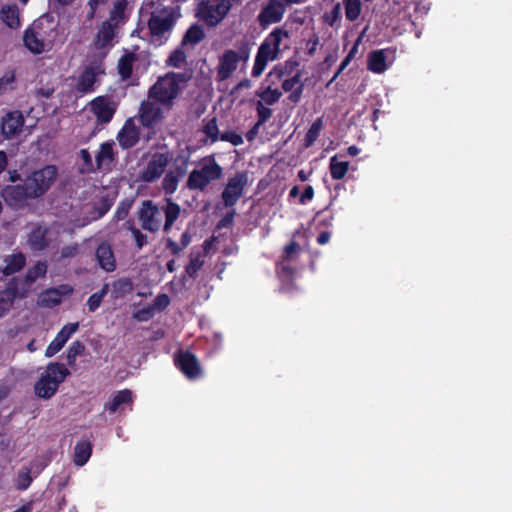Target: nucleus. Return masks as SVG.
<instances>
[{
    "mask_svg": "<svg viewBox=\"0 0 512 512\" xmlns=\"http://www.w3.org/2000/svg\"><path fill=\"white\" fill-rule=\"evenodd\" d=\"M104 73L100 62L87 66L79 76L77 90L82 93L92 91L98 75Z\"/></svg>",
    "mask_w": 512,
    "mask_h": 512,
    "instance_id": "obj_19",
    "label": "nucleus"
},
{
    "mask_svg": "<svg viewBox=\"0 0 512 512\" xmlns=\"http://www.w3.org/2000/svg\"><path fill=\"white\" fill-rule=\"evenodd\" d=\"M128 209L126 207L119 208L116 212V216L118 219H123L126 217Z\"/></svg>",
    "mask_w": 512,
    "mask_h": 512,
    "instance_id": "obj_63",
    "label": "nucleus"
},
{
    "mask_svg": "<svg viewBox=\"0 0 512 512\" xmlns=\"http://www.w3.org/2000/svg\"><path fill=\"white\" fill-rule=\"evenodd\" d=\"M1 20L10 28L16 29L20 26L19 11L15 6H5L0 12Z\"/></svg>",
    "mask_w": 512,
    "mask_h": 512,
    "instance_id": "obj_30",
    "label": "nucleus"
},
{
    "mask_svg": "<svg viewBox=\"0 0 512 512\" xmlns=\"http://www.w3.org/2000/svg\"><path fill=\"white\" fill-rule=\"evenodd\" d=\"M106 0H88L89 12L87 14L88 19H93L96 15V11L99 6L103 5Z\"/></svg>",
    "mask_w": 512,
    "mask_h": 512,
    "instance_id": "obj_54",
    "label": "nucleus"
},
{
    "mask_svg": "<svg viewBox=\"0 0 512 512\" xmlns=\"http://www.w3.org/2000/svg\"><path fill=\"white\" fill-rule=\"evenodd\" d=\"M185 59V53L182 50H176L170 55L167 63L172 67H180L185 62Z\"/></svg>",
    "mask_w": 512,
    "mask_h": 512,
    "instance_id": "obj_49",
    "label": "nucleus"
},
{
    "mask_svg": "<svg viewBox=\"0 0 512 512\" xmlns=\"http://www.w3.org/2000/svg\"><path fill=\"white\" fill-rule=\"evenodd\" d=\"M32 482V477L28 470L19 472L16 480L17 488L24 490L29 487Z\"/></svg>",
    "mask_w": 512,
    "mask_h": 512,
    "instance_id": "obj_48",
    "label": "nucleus"
},
{
    "mask_svg": "<svg viewBox=\"0 0 512 512\" xmlns=\"http://www.w3.org/2000/svg\"><path fill=\"white\" fill-rule=\"evenodd\" d=\"M133 236L139 248L147 243V236L142 234L139 230H133Z\"/></svg>",
    "mask_w": 512,
    "mask_h": 512,
    "instance_id": "obj_58",
    "label": "nucleus"
},
{
    "mask_svg": "<svg viewBox=\"0 0 512 512\" xmlns=\"http://www.w3.org/2000/svg\"><path fill=\"white\" fill-rule=\"evenodd\" d=\"M46 271V263L38 262L28 270L26 277L29 281H35L36 279L43 277L46 274Z\"/></svg>",
    "mask_w": 512,
    "mask_h": 512,
    "instance_id": "obj_45",
    "label": "nucleus"
},
{
    "mask_svg": "<svg viewBox=\"0 0 512 512\" xmlns=\"http://www.w3.org/2000/svg\"><path fill=\"white\" fill-rule=\"evenodd\" d=\"M139 139V129L133 120H127L118 134V141L124 148L134 146Z\"/></svg>",
    "mask_w": 512,
    "mask_h": 512,
    "instance_id": "obj_24",
    "label": "nucleus"
},
{
    "mask_svg": "<svg viewBox=\"0 0 512 512\" xmlns=\"http://www.w3.org/2000/svg\"><path fill=\"white\" fill-rule=\"evenodd\" d=\"M25 47L33 54L49 52L54 46V41L46 37L42 32L34 28L25 31L23 36Z\"/></svg>",
    "mask_w": 512,
    "mask_h": 512,
    "instance_id": "obj_10",
    "label": "nucleus"
},
{
    "mask_svg": "<svg viewBox=\"0 0 512 512\" xmlns=\"http://www.w3.org/2000/svg\"><path fill=\"white\" fill-rule=\"evenodd\" d=\"M132 401V392L128 389L121 390L113 397L112 401L107 405L110 412H115L121 404L130 403Z\"/></svg>",
    "mask_w": 512,
    "mask_h": 512,
    "instance_id": "obj_35",
    "label": "nucleus"
},
{
    "mask_svg": "<svg viewBox=\"0 0 512 512\" xmlns=\"http://www.w3.org/2000/svg\"><path fill=\"white\" fill-rule=\"evenodd\" d=\"M111 207V202L108 199H103L100 206L96 208L94 215L92 216L93 220H96L102 217Z\"/></svg>",
    "mask_w": 512,
    "mask_h": 512,
    "instance_id": "obj_52",
    "label": "nucleus"
},
{
    "mask_svg": "<svg viewBox=\"0 0 512 512\" xmlns=\"http://www.w3.org/2000/svg\"><path fill=\"white\" fill-rule=\"evenodd\" d=\"M91 450V444L88 441L77 443L74 451V463L77 466L84 465L91 456Z\"/></svg>",
    "mask_w": 512,
    "mask_h": 512,
    "instance_id": "obj_31",
    "label": "nucleus"
},
{
    "mask_svg": "<svg viewBox=\"0 0 512 512\" xmlns=\"http://www.w3.org/2000/svg\"><path fill=\"white\" fill-rule=\"evenodd\" d=\"M284 6L279 0H270L259 14L258 19L262 26L280 21L284 14Z\"/></svg>",
    "mask_w": 512,
    "mask_h": 512,
    "instance_id": "obj_20",
    "label": "nucleus"
},
{
    "mask_svg": "<svg viewBox=\"0 0 512 512\" xmlns=\"http://www.w3.org/2000/svg\"><path fill=\"white\" fill-rule=\"evenodd\" d=\"M248 183L247 175L238 173L231 177L222 193V199L225 206H233L240 199L243 194L244 188Z\"/></svg>",
    "mask_w": 512,
    "mask_h": 512,
    "instance_id": "obj_12",
    "label": "nucleus"
},
{
    "mask_svg": "<svg viewBox=\"0 0 512 512\" xmlns=\"http://www.w3.org/2000/svg\"><path fill=\"white\" fill-rule=\"evenodd\" d=\"M321 129H322V120L318 119L311 125V127L309 128V130L306 134L305 142H306L307 147L311 146L315 142V140L318 138V136L320 134Z\"/></svg>",
    "mask_w": 512,
    "mask_h": 512,
    "instance_id": "obj_43",
    "label": "nucleus"
},
{
    "mask_svg": "<svg viewBox=\"0 0 512 512\" xmlns=\"http://www.w3.org/2000/svg\"><path fill=\"white\" fill-rule=\"evenodd\" d=\"M7 165V156L3 151H0V173L5 169Z\"/></svg>",
    "mask_w": 512,
    "mask_h": 512,
    "instance_id": "obj_62",
    "label": "nucleus"
},
{
    "mask_svg": "<svg viewBox=\"0 0 512 512\" xmlns=\"http://www.w3.org/2000/svg\"><path fill=\"white\" fill-rule=\"evenodd\" d=\"M186 174V166H174L168 170L162 180V188L167 195L173 194L178 187L180 180Z\"/></svg>",
    "mask_w": 512,
    "mask_h": 512,
    "instance_id": "obj_22",
    "label": "nucleus"
},
{
    "mask_svg": "<svg viewBox=\"0 0 512 512\" xmlns=\"http://www.w3.org/2000/svg\"><path fill=\"white\" fill-rule=\"evenodd\" d=\"M85 350V346L82 342L80 341H74L68 348L67 350V360L69 362V364H72L74 363L75 359L77 356L83 354Z\"/></svg>",
    "mask_w": 512,
    "mask_h": 512,
    "instance_id": "obj_46",
    "label": "nucleus"
},
{
    "mask_svg": "<svg viewBox=\"0 0 512 512\" xmlns=\"http://www.w3.org/2000/svg\"><path fill=\"white\" fill-rule=\"evenodd\" d=\"M204 38V31L199 26H191L186 32L183 42L185 44H197Z\"/></svg>",
    "mask_w": 512,
    "mask_h": 512,
    "instance_id": "obj_40",
    "label": "nucleus"
},
{
    "mask_svg": "<svg viewBox=\"0 0 512 512\" xmlns=\"http://www.w3.org/2000/svg\"><path fill=\"white\" fill-rule=\"evenodd\" d=\"M169 297L166 294H161L156 297L154 307L157 309H164L169 305Z\"/></svg>",
    "mask_w": 512,
    "mask_h": 512,
    "instance_id": "obj_55",
    "label": "nucleus"
},
{
    "mask_svg": "<svg viewBox=\"0 0 512 512\" xmlns=\"http://www.w3.org/2000/svg\"><path fill=\"white\" fill-rule=\"evenodd\" d=\"M139 220L143 229L156 232L160 229L162 218L160 211L152 201H144L139 210Z\"/></svg>",
    "mask_w": 512,
    "mask_h": 512,
    "instance_id": "obj_13",
    "label": "nucleus"
},
{
    "mask_svg": "<svg viewBox=\"0 0 512 512\" xmlns=\"http://www.w3.org/2000/svg\"><path fill=\"white\" fill-rule=\"evenodd\" d=\"M113 158V147L109 143H104L100 147V151L97 154L96 160L99 166L107 165L112 161Z\"/></svg>",
    "mask_w": 512,
    "mask_h": 512,
    "instance_id": "obj_41",
    "label": "nucleus"
},
{
    "mask_svg": "<svg viewBox=\"0 0 512 512\" xmlns=\"http://www.w3.org/2000/svg\"><path fill=\"white\" fill-rule=\"evenodd\" d=\"M15 297L16 293L12 288L0 291V318L11 309Z\"/></svg>",
    "mask_w": 512,
    "mask_h": 512,
    "instance_id": "obj_33",
    "label": "nucleus"
},
{
    "mask_svg": "<svg viewBox=\"0 0 512 512\" xmlns=\"http://www.w3.org/2000/svg\"><path fill=\"white\" fill-rule=\"evenodd\" d=\"M170 160V156L167 153L153 154L141 173L142 181L151 183L158 180L166 171Z\"/></svg>",
    "mask_w": 512,
    "mask_h": 512,
    "instance_id": "obj_9",
    "label": "nucleus"
},
{
    "mask_svg": "<svg viewBox=\"0 0 512 512\" xmlns=\"http://www.w3.org/2000/svg\"><path fill=\"white\" fill-rule=\"evenodd\" d=\"M386 53L385 50H374L368 54L367 68L373 73L381 74L386 71Z\"/></svg>",
    "mask_w": 512,
    "mask_h": 512,
    "instance_id": "obj_27",
    "label": "nucleus"
},
{
    "mask_svg": "<svg viewBox=\"0 0 512 512\" xmlns=\"http://www.w3.org/2000/svg\"><path fill=\"white\" fill-rule=\"evenodd\" d=\"M329 239H330L329 233L323 232L318 236V243L321 245H324V244L328 243Z\"/></svg>",
    "mask_w": 512,
    "mask_h": 512,
    "instance_id": "obj_61",
    "label": "nucleus"
},
{
    "mask_svg": "<svg viewBox=\"0 0 512 512\" xmlns=\"http://www.w3.org/2000/svg\"><path fill=\"white\" fill-rule=\"evenodd\" d=\"M287 39L288 32L283 29H275L266 37L258 49L252 69L253 76H260L265 70L267 63L277 58L282 43Z\"/></svg>",
    "mask_w": 512,
    "mask_h": 512,
    "instance_id": "obj_3",
    "label": "nucleus"
},
{
    "mask_svg": "<svg viewBox=\"0 0 512 512\" xmlns=\"http://www.w3.org/2000/svg\"><path fill=\"white\" fill-rule=\"evenodd\" d=\"M72 293L73 288L69 285L51 288L41 294L39 304L42 307L51 308L60 304L64 297L70 296Z\"/></svg>",
    "mask_w": 512,
    "mask_h": 512,
    "instance_id": "obj_18",
    "label": "nucleus"
},
{
    "mask_svg": "<svg viewBox=\"0 0 512 512\" xmlns=\"http://www.w3.org/2000/svg\"><path fill=\"white\" fill-rule=\"evenodd\" d=\"M179 18V13L175 8L163 7L156 9L152 12L148 21L150 33L154 37H163L169 33L176 20Z\"/></svg>",
    "mask_w": 512,
    "mask_h": 512,
    "instance_id": "obj_6",
    "label": "nucleus"
},
{
    "mask_svg": "<svg viewBox=\"0 0 512 512\" xmlns=\"http://www.w3.org/2000/svg\"><path fill=\"white\" fill-rule=\"evenodd\" d=\"M95 255L99 266L103 270L106 272H113L116 269V259L109 244H100L96 249Z\"/></svg>",
    "mask_w": 512,
    "mask_h": 512,
    "instance_id": "obj_23",
    "label": "nucleus"
},
{
    "mask_svg": "<svg viewBox=\"0 0 512 512\" xmlns=\"http://www.w3.org/2000/svg\"><path fill=\"white\" fill-rule=\"evenodd\" d=\"M248 60V55L240 54L233 49L225 50L218 58L217 65V79L224 81L234 74L237 70L238 65L243 62L244 64Z\"/></svg>",
    "mask_w": 512,
    "mask_h": 512,
    "instance_id": "obj_8",
    "label": "nucleus"
},
{
    "mask_svg": "<svg viewBox=\"0 0 512 512\" xmlns=\"http://www.w3.org/2000/svg\"><path fill=\"white\" fill-rule=\"evenodd\" d=\"M282 88L284 91L289 92L293 91V93L289 96V98L293 102H298L302 93V85L300 84V75L297 74L289 79H286L282 83Z\"/></svg>",
    "mask_w": 512,
    "mask_h": 512,
    "instance_id": "obj_32",
    "label": "nucleus"
},
{
    "mask_svg": "<svg viewBox=\"0 0 512 512\" xmlns=\"http://www.w3.org/2000/svg\"><path fill=\"white\" fill-rule=\"evenodd\" d=\"M251 87V81L248 79H244L240 81L233 89L231 90V95L236 96L238 92L242 89H249Z\"/></svg>",
    "mask_w": 512,
    "mask_h": 512,
    "instance_id": "obj_57",
    "label": "nucleus"
},
{
    "mask_svg": "<svg viewBox=\"0 0 512 512\" xmlns=\"http://www.w3.org/2000/svg\"><path fill=\"white\" fill-rule=\"evenodd\" d=\"M113 295L119 298L132 291V283L128 279H118L112 283Z\"/></svg>",
    "mask_w": 512,
    "mask_h": 512,
    "instance_id": "obj_39",
    "label": "nucleus"
},
{
    "mask_svg": "<svg viewBox=\"0 0 512 512\" xmlns=\"http://www.w3.org/2000/svg\"><path fill=\"white\" fill-rule=\"evenodd\" d=\"M221 140L228 141L232 143L234 146L241 145L243 143V138L241 135L236 133H225L221 136Z\"/></svg>",
    "mask_w": 512,
    "mask_h": 512,
    "instance_id": "obj_53",
    "label": "nucleus"
},
{
    "mask_svg": "<svg viewBox=\"0 0 512 512\" xmlns=\"http://www.w3.org/2000/svg\"><path fill=\"white\" fill-rule=\"evenodd\" d=\"M25 264V259L22 254H12L7 256L3 265L1 266V271L4 275H11L20 271Z\"/></svg>",
    "mask_w": 512,
    "mask_h": 512,
    "instance_id": "obj_28",
    "label": "nucleus"
},
{
    "mask_svg": "<svg viewBox=\"0 0 512 512\" xmlns=\"http://www.w3.org/2000/svg\"><path fill=\"white\" fill-rule=\"evenodd\" d=\"M184 83V78L180 74L167 73L161 76L150 87L148 99H151L164 107L170 109L174 101L180 95Z\"/></svg>",
    "mask_w": 512,
    "mask_h": 512,
    "instance_id": "obj_1",
    "label": "nucleus"
},
{
    "mask_svg": "<svg viewBox=\"0 0 512 512\" xmlns=\"http://www.w3.org/2000/svg\"><path fill=\"white\" fill-rule=\"evenodd\" d=\"M78 328V322L64 325L62 329L57 333L55 338L47 346L45 356L47 358H51L57 354L64 347L69 338L78 330Z\"/></svg>",
    "mask_w": 512,
    "mask_h": 512,
    "instance_id": "obj_16",
    "label": "nucleus"
},
{
    "mask_svg": "<svg viewBox=\"0 0 512 512\" xmlns=\"http://www.w3.org/2000/svg\"><path fill=\"white\" fill-rule=\"evenodd\" d=\"M44 234L45 231L41 228H37L32 232L29 241L35 249H43L46 246Z\"/></svg>",
    "mask_w": 512,
    "mask_h": 512,
    "instance_id": "obj_47",
    "label": "nucleus"
},
{
    "mask_svg": "<svg viewBox=\"0 0 512 512\" xmlns=\"http://www.w3.org/2000/svg\"><path fill=\"white\" fill-rule=\"evenodd\" d=\"M57 176V168L53 165H47L32 172L25 181L30 195L33 198H38L45 194L56 181Z\"/></svg>",
    "mask_w": 512,
    "mask_h": 512,
    "instance_id": "obj_5",
    "label": "nucleus"
},
{
    "mask_svg": "<svg viewBox=\"0 0 512 512\" xmlns=\"http://www.w3.org/2000/svg\"><path fill=\"white\" fill-rule=\"evenodd\" d=\"M24 116L20 111L8 112L1 122V132L6 138H14L22 133Z\"/></svg>",
    "mask_w": 512,
    "mask_h": 512,
    "instance_id": "obj_15",
    "label": "nucleus"
},
{
    "mask_svg": "<svg viewBox=\"0 0 512 512\" xmlns=\"http://www.w3.org/2000/svg\"><path fill=\"white\" fill-rule=\"evenodd\" d=\"M13 83H14V75L13 74L5 75L2 78H0V93H4L7 90L12 89Z\"/></svg>",
    "mask_w": 512,
    "mask_h": 512,
    "instance_id": "obj_51",
    "label": "nucleus"
},
{
    "mask_svg": "<svg viewBox=\"0 0 512 512\" xmlns=\"http://www.w3.org/2000/svg\"><path fill=\"white\" fill-rule=\"evenodd\" d=\"M109 289V284L105 283L99 292L93 293L87 300V306L90 312H94L99 308L102 303L103 298L107 294Z\"/></svg>",
    "mask_w": 512,
    "mask_h": 512,
    "instance_id": "obj_37",
    "label": "nucleus"
},
{
    "mask_svg": "<svg viewBox=\"0 0 512 512\" xmlns=\"http://www.w3.org/2000/svg\"><path fill=\"white\" fill-rule=\"evenodd\" d=\"M175 361L188 378L193 379L201 374L200 365L193 354L181 352L176 356Z\"/></svg>",
    "mask_w": 512,
    "mask_h": 512,
    "instance_id": "obj_21",
    "label": "nucleus"
},
{
    "mask_svg": "<svg viewBox=\"0 0 512 512\" xmlns=\"http://www.w3.org/2000/svg\"><path fill=\"white\" fill-rule=\"evenodd\" d=\"M202 266V261L199 259H192L189 265L186 267V271L188 274H195Z\"/></svg>",
    "mask_w": 512,
    "mask_h": 512,
    "instance_id": "obj_56",
    "label": "nucleus"
},
{
    "mask_svg": "<svg viewBox=\"0 0 512 512\" xmlns=\"http://www.w3.org/2000/svg\"><path fill=\"white\" fill-rule=\"evenodd\" d=\"M345 8V16L348 20H356L361 13V1L360 0H343Z\"/></svg>",
    "mask_w": 512,
    "mask_h": 512,
    "instance_id": "obj_36",
    "label": "nucleus"
},
{
    "mask_svg": "<svg viewBox=\"0 0 512 512\" xmlns=\"http://www.w3.org/2000/svg\"><path fill=\"white\" fill-rule=\"evenodd\" d=\"M68 375L69 370L64 365L57 362L49 363L40 378L35 382V395L41 399H50Z\"/></svg>",
    "mask_w": 512,
    "mask_h": 512,
    "instance_id": "obj_4",
    "label": "nucleus"
},
{
    "mask_svg": "<svg viewBox=\"0 0 512 512\" xmlns=\"http://www.w3.org/2000/svg\"><path fill=\"white\" fill-rule=\"evenodd\" d=\"M257 95L260 97L259 102H262V104L266 105H272L280 99L281 92L278 91L277 89H272L269 86L263 91H257Z\"/></svg>",
    "mask_w": 512,
    "mask_h": 512,
    "instance_id": "obj_38",
    "label": "nucleus"
},
{
    "mask_svg": "<svg viewBox=\"0 0 512 512\" xmlns=\"http://www.w3.org/2000/svg\"><path fill=\"white\" fill-rule=\"evenodd\" d=\"M138 117L140 123L147 128L158 126L164 119L163 109L155 102L143 101L139 107Z\"/></svg>",
    "mask_w": 512,
    "mask_h": 512,
    "instance_id": "obj_11",
    "label": "nucleus"
},
{
    "mask_svg": "<svg viewBox=\"0 0 512 512\" xmlns=\"http://www.w3.org/2000/svg\"><path fill=\"white\" fill-rule=\"evenodd\" d=\"M76 253H77L76 246H68V247H65L62 249L61 255L63 257H72V256L76 255Z\"/></svg>",
    "mask_w": 512,
    "mask_h": 512,
    "instance_id": "obj_60",
    "label": "nucleus"
},
{
    "mask_svg": "<svg viewBox=\"0 0 512 512\" xmlns=\"http://www.w3.org/2000/svg\"><path fill=\"white\" fill-rule=\"evenodd\" d=\"M203 133L210 139L211 142L218 140L219 129L217 126L216 119L209 120L202 128Z\"/></svg>",
    "mask_w": 512,
    "mask_h": 512,
    "instance_id": "obj_44",
    "label": "nucleus"
},
{
    "mask_svg": "<svg viewBox=\"0 0 512 512\" xmlns=\"http://www.w3.org/2000/svg\"><path fill=\"white\" fill-rule=\"evenodd\" d=\"M127 0H114L109 13V19L105 22L118 27L126 21Z\"/></svg>",
    "mask_w": 512,
    "mask_h": 512,
    "instance_id": "obj_26",
    "label": "nucleus"
},
{
    "mask_svg": "<svg viewBox=\"0 0 512 512\" xmlns=\"http://www.w3.org/2000/svg\"><path fill=\"white\" fill-rule=\"evenodd\" d=\"M165 207H164V214H165V224H164V231H168L173 223L176 221V219L179 217L181 213V207L175 203L170 197L165 198Z\"/></svg>",
    "mask_w": 512,
    "mask_h": 512,
    "instance_id": "obj_29",
    "label": "nucleus"
},
{
    "mask_svg": "<svg viewBox=\"0 0 512 512\" xmlns=\"http://www.w3.org/2000/svg\"><path fill=\"white\" fill-rule=\"evenodd\" d=\"M116 28L117 27L105 21L102 22L93 41V45L95 46V48L105 49L106 47L110 46L115 36Z\"/></svg>",
    "mask_w": 512,
    "mask_h": 512,
    "instance_id": "obj_25",
    "label": "nucleus"
},
{
    "mask_svg": "<svg viewBox=\"0 0 512 512\" xmlns=\"http://www.w3.org/2000/svg\"><path fill=\"white\" fill-rule=\"evenodd\" d=\"M297 250V245L296 243H290L287 247H286V253L287 254H291V253H294L296 252Z\"/></svg>",
    "mask_w": 512,
    "mask_h": 512,
    "instance_id": "obj_64",
    "label": "nucleus"
},
{
    "mask_svg": "<svg viewBox=\"0 0 512 512\" xmlns=\"http://www.w3.org/2000/svg\"><path fill=\"white\" fill-rule=\"evenodd\" d=\"M222 176L223 168L217 163L215 156L210 155L203 158L199 167L190 172L186 185L190 190L204 191L211 182L220 180Z\"/></svg>",
    "mask_w": 512,
    "mask_h": 512,
    "instance_id": "obj_2",
    "label": "nucleus"
},
{
    "mask_svg": "<svg viewBox=\"0 0 512 512\" xmlns=\"http://www.w3.org/2000/svg\"><path fill=\"white\" fill-rule=\"evenodd\" d=\"M349 169V163L346 161H338L337 156H333L330 160L331 176L335 180L342 179Z\"/></svg>",
    "mask_w": 512,
    "mask_h": 512,
    "instance_id": "obj_34",
    "label": "nucleus"
},
{
    "mask_svg": "<svg viewBox=\"0 0 512 512\" xmlns=\"http://www.w3.org/2000/svg\"><path fill=\"white\" fill-rule=\"evenodd\" d=\"M314 197V189L312 186H307L300 197L301 204H305L308 200Z\"/></svg>",
    "mask_w": 512,
    "mask_h": 512,
    "instance_id": "obj_59",
    "label": "nucleus"
},
{
    "mask_svg": "<svg viewBox=\"0 0 512 512\" xmlns=\"http://www.w3.org/2000/svg\"><path fill=\"white\" fill-rule=\"evenodd\" d=\"M257 112L259 116V125L266 122L271 116V110L265 107L264 104H262V102H257Z\"/></svg>",
    "mask_w": 512,
    "mask_h": 512,
    "instance_id": "obj_50",
    "label": "nucleus"
},
{
    "mask_svg": "<svg viewBox=\"0 0 512 512\" xmlns=\"http://www.w3.org/2000/svg\"><path fill=\"white\" fill-rule=\"evenodd\" d=\"M229 9V0H207L199 4L197 16L213 26L225 17Z\"/></svg>",
    "mask_w": 512,
    "mask_h": 512,
    "instance_id": "obj_7",
    "label": "nucleus"
},
{
    "mask_svg": "<svg viewBox=\"0 0 512 512\" xmlns=\"http://www.w3.org/2000/svg\"><path fill=\"white\" fill-rule=\"evenodd\" d=\"M133 62H134V56L131 54L124 55L122 58H120V60L118 62V71L123 78L126 79V78L130 77V75L132 73Z\"/></svg>",
    "mask_w": 512,
    "mask_h": 512,
    "instance_id": "obj_42",
    "label": "nucleus"
},
{
    "mask_svg": "<svg viewBox=\"0 0 512 512\" xmlns=\"http://www.w3.org/2000/svg\"><path fill=\"white\" fill-rule=\"evenodd\" d=\"M2 197L5 202L13 207L23 206L28 199H34L30 193L27 184L9 185L2 191Z\"/></svg>",
    "mask_w": 512,
    "mask_h": 512,
    "instance_id": "obj_17",
    "label": "nucleus"
},
{
    "mask_svg": "<svg viewBox=\"0 0 512 512\" xmlns=\"http://www.w3.org/2000/svg\"><path fill=\"white\" fill-rule=\"evenodd\" d=\"M88 107L96 117L97 122L107 123L112 119L117 105L110 98L99 96L93 99Z\"/></svg>",
    "mask_w": 512,
    "mask_h": 512,
    "instance_id": "obj_14",
    "label": "nucleus"
}]
</instances>
